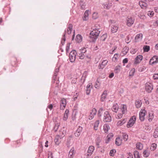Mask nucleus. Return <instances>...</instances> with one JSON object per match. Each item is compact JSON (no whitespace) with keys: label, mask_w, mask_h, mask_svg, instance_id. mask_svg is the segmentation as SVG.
I'll list each match as a JSON object with an SVG mask.
<instances>
[{"label":"nucleus","mask_w":158,"mask_h":158,"mask_svg":"<svg viewBox=\"0 0 158 158\" xmlns=\"http://www.w3.org/2000/svg\"><path fill=\"white\" fill-rule=\"evenodd\" d=\"M93 30L90 33V38L92 39V41H94L98 38L100 31L98 30Z\"/></svg>","instance_id":"obj_1"},{"label":"nucleus","mask_w":158,"mask_h":158,"mask_svg":"<svg viewBox=\"0 0 158 158\" xmlns=\"http://www.w3.org/2000/svg\"><path fill=\"white\" fill-rule=\"evenodd\" d=\"M111 118L108 111H106L104 114L103 121L106 122H110L111 121Z\"/></svg>","instance_id":"obj_2"},{"label":"nucleus","mask_w":158,"mask_h":158,"mask_svg":"<svg viewBox=\"0 0 158 158\" xmlns=\"http://www.w3.org/2000/svg\"><path fill=\"white\" fill-rule=\"evenodd\" d=\"M77 54L76 51L73 50L71 51L69 55V60L71 62H73L75 61Z\"/></svg>","instance_id":"obj_3"},{"label":"nucleus","mask_w":158,"mask_h":158,"mask_svg":"<svg viewBox=\"0 0 158 158\" xmlns=\"http://www.w3.org/2000/svg\"><path fill=\"white\" fill-rule=\"evenodd\" d=\"M136 117L135 116H134L131 118L129 122H128L127 125V128H129L132 127L135 123V121Z\"/></svg>","instance_id":"obj_4"},{"label":"nucleus","mask_w":158,"mask_h":158,"mask_svg":"<svg viewBox=\"0 0 158 158\" xmlns=\"http://www.w3.org/2000/svg\"><path fill=\"white\" fill-rule=\"evenodd\" d=\"M153 85L152 84L149 82L145 84V89L147 92L150 93L151 92L153 89Z\"/></svg>","instance_id":"obj_5"},{"label":"nucleus","mask_w":158,"mask_h":158,"mask_svg":"<svg viewBox=\"0 0 158 158\" xmlns=\"http://www.w3.org/2000/svg\"><path fill=\"white\" fill-rule=\"evenodd\" d=\"M135 19L131 17H128L126 20L127 25L128 27H130L132 25L134 22Z\"/></svg>","instance_id":"obj_6"},{"label":"nucleus","mask_w":158,"mask_h":158,"mask_svg":"<svg viewBox=\"0 0 158 158\" xmlns=\"http://www.w3.org/2000/svg\"><path fill=\"white\" fill-rule=\"evenodd\" d=\"M158 62V57L157 56H154L150 59L149 61L150 64L153 65L156 64Z\"/></svg>","instance_id":"obj_7"},{"label":"nucleus","mask_w":158,"mask_h":158,"mask_svg":"<svg viewBox=\"0 0 158 158\" xmlns=\"http://www.w3.org/2000/svg\"><path fill=\"white\" fill-rule=\"evenodd\" d=\"M146 111L144 110H142L139 113V119L141 121H143L145 119Z\"/></svg>","instance_id":"obj_8"},{"label":"nucleus","mask_w":158,"mask_h":158,"mask_svg":"<svg viewBox=\"0 0 158 158\" xmlns=\"http://www.w3.org/2000/svg\"><path fill=\"white\" fill-rule=\"evenodd\" d=\"M108 62V61L106 60H103L102 63L99 64L98 65V69H103L106 65Z\"/></svg>","instance_id":"obj_9"},{"label":"nucleus","mask_w":158,"mask_h":158,"mask_svg":"<svg viewBox=\"0 0 158 158\" xmlns=\"http://www.w3.org/2000/svg\"><path fill=\"white\" fill-rule=\"evenodd\" d=\"M118 28V25L117 24L114 23L112 25L111 27V31L113 33L116 32Z\"/></svg>","instance_id":"obj_10"},{"label":"nucleus","mask_w":158,"mask_h":158,"mask_svg":"<svg viewBox=\"0 0 158 158\" xmlns=\"http://www.w3.org/2000/svg\"><path fill=\"white\" fill-rule=\"evenodd\" d=\"M66 104V100L64 98L61 99L60 102V109L63 110L65 108Z\"/></svg>","instance_id":"obj_11"},{"label":"nucleus","mask_w":158,"mask_h":158,"mask_svg":"<svg viewBox=\"0 0 158 158\" xmlns=\"http://www.w3.org/2000/svg\"><path fill=\"white\" fill-rule=\"evenodd\" d=\"M143 56L139 55L136 57L135 59L134 63L137 64L139 63L143 59Z\"/></svg>","instance_id":"obj_12"},{"label":"nucleus","mask_w":158,"mask_h":158,"mask_svg":"<svg viewBox=\"0 0 158 158\" xmlns=\"http://www.w3.org/2000/svg\"><path fill=\"white\" fill-rule=\"evenodd\" d=\"M75 154V149L73 147L69 152L68 158H73Z\"/></svg>","instance_id":"obj_13"},{"label":"nucleus","mask_w":158,"mask_h":158,"mask_svg":"<svg viewBox=\"0 0 158 158\" xmlns=\"http://www.w3.org/2000/svg\"><path fill=\"white\" fill-rule=\"evenodd\" d=\"M94 147L93 146H90L87 150V156H91L94 150Z\"/></svg>","instance_id":"obj_14"},{"label":"nucleus","mask_w":158,"mask_h":158,"mask_svg":"<svg viewBox=\"0 0 158 158\" xmlns=\"http://www.w3.org/2000/svg\"><path fill=\"white\" fill-rule=\"evenodd\" d=\"M112 6V3L109 2H106L103 3V6L105 9H109Z\"/></svg>","instance_id":"obj_15"},{"label":"nucleus","mask_w":158,"mask_h":158,"mask_svg":"<svg viewBox=\"0 0 158 158\" xmlns=\"http://www.w3.org/2000/svg\"><path fill=\"white\" fill-rule=\"evenodd\" d=\"M66 134V131L64 129H61L59 133L57 135V136L59 137L60 139H61L65 136Z\"/></svg>","instance_id":"obj_16"},{"label":"nucleus","mask_w":158,"mask_h":158,"mask_svg":"<svg viewBox=\"0 0 158 158\" xmlns=\"http://www.w3.org/2000/svg\"><path fill=\"white\" fill-rule=\"evenodd\" d=\"M92 88V84L89 83L87 86L86 89V94L88 95L89 94L91 89Z\"/></svg>","instance_id":"obj_17"},{"label":"nucleus","mask_w":158,"mask_h":158,"mask_svg":"<svg viewBox=\"0 0 158 158\" xmlns=\"http://www.w3.org/2000/svg\"><path fill=\"white\" fill-rule=\"evenodd\" d=\"M82 130V128L80 126L78 127L74 134L76 136L78 137L80 135Z\"/></svg>","instance_id":"obj_18"},{"label":"nucleus","mask_w":158,"mask_h":158,"mask_svg":"<svg viewBox=\"0 0 158 158\" xmlns=\"http://www.w3.org/2000/svg\"><path fill=\"white\" fill-rule=\"evenodd\" d=\"M143 38V35L141 33H139L137 34L135 38V42H138L141 41Z\"/></svg>","instance_id":"obj_19"},{"label":"nucleus","mask_w":158,"mask_h":158,"mask_svg":"<svg viewBox=\"0 0 158 158\" xmlns=\"http://www.w3.org/2000/svg\"><path fill=\"white\" fill-rule=\"evenodd\" d=\"M119 109V106L117 103L114 104L112 107V110L115 113L117 112Z\"/></svg>","instance_id":"obj_20"},{"label":"nucleus","mask_w":158,"mask_h":158,"mask_svg":"<svg viewBox=\"0 0 158 158\" xmlns=\"http://www.w3.org/2000/svg\"><path fill=\"white\" fill-rule=\"evenodd\" d=\"M113 135L112 133H110L107 136L105 140V143H107L113 137Z\"/></svg>","instance_id":"obj_21"},{"label":"nucleus","mask_w":158,"mask_h":158,"mask_svg":"<svg viewBox=\"0 0 158 158\" xmlns=\"http://www.w3.org/2000/svg\"><path fill=\"white\" fill-rule=\"evenodd\" d=\"M139 5L142 8H146L147 6V4L145 2L142 1H140L139 2Z\"/></svg>","instance_id":"obj_22"},{"label":"nucleus","mask_w":158,"mask_h":158,"mask_svg":"<svg viewBox=\"0 0 158 158\" xmlns=\"http://www.w3.org/2000/svg\"><path fill=\"white\" fill-rule=\"evenodd\" d=\"M115 142L117 145L120 146L122 144V140L120 137H118L116 139Z\"/></svg>","instance_id":"obj_23"},{"label":"nucleus","mask_w":158,"mask_h":158,"mask_svg":"<svg viewBox=\"0 0 158 158\" xmlns=\"http://www.w3.org/2000/svg\"><path fill=\"white\" fill-rule=\"evenodd\" d=\"M89 12V10L85 11L84 15V17L83 18V20L86 21L88 19Z\"/></svg>","instance_id":"obj_24"},{"label":"nucleus","mask_w":158,"mask_h":158,"mask_svg":"<svg viewBox=\"0 0 158 158\" xmlns=\"http://www.w3.org/2000/svg\"><path fill=\"white\" fill-rule=\"evenodd\" d=\"M87 76V73L86 72H85L82 74V76L80 79L82 83H83L85 79L86 78Z\"/></svg>","instance_id":"obj_25"},{"label":"nucleus","mask_w":158,"mask_h":158,"mask_svg":"<svg viewBox=\"0 0 158 158\" xmlns=\"http://www.w3.org/2000/svg\"><path fill=\"white\" fill-rule=\"evenodd\" d=\"M69 113V110L68 109L66 110L65 111V113L64 114V116L63 118V119L64 120L66 121L67 119Z\"/></svg>","instance_id":"obj_26"},{"label":"nucleus","mask_w":158,"mask_h":158,"mask_svg":"<svg viewBox=\"0 0 158 158\" xmlns=\"http://www.w3.org/2000/svg\"><path fill=\"white\" fill-rule=\"evenodd\" d=\"M99 124V121L98 120H96L94 123V130H98Z\"/></svg>","instance_id":"obj_27"},{"label":"nucleus","mask_w":158,"mask_h":158,"mask_svg":"<svg viewBox=\"0 0 158 158\" xmlns=\"http://www.w3.org/2000/svg\"><path fill=\"white\" fill-rule=\"evenodd\" d=\"M142 103L141 100H136L135 102L136 107L138 108H139L141 107Z\"/></svg>","instance_id":"obj_28"},{"label":"nucleus","mask_w":158,"mask_h":158,"mask_svg":"<svg viewBox=\"0 0 158 158\" xmlns=\"http://www.w3.org/2000/svg\"><path fill=\"white\" fill-rule=\"evenodd\" d=\"M127 121L126 119H124L122 121L119 120L117 123V125L118 126H120L125 123Z\"/></svg>","instance_id":"obj_29"},{"label":"nucleus","mask_w":158,"mask_h":158,"mask_svg":"<svg viewBox=\"0 0 158 158\" xmlns=\"http://www.w3.org/2000/svg\"><path fill=\"white\" fill-rule=\"evenodd\" d=\"M73 25L72 24L70 23L69 25V26L67 29V33L68 34H70L72 31Z\"/></svg>","instance_id":"obj_30"},{"label":"nucleus","mask_w":158,"mask_h":158,"mask_svg":"<svg viewBox=\"0 0 158 158\" xmlns=\"http://www.w3.org/2000/svg\"><path fill=\"white\" fill-rule=\"evenodd\" d=\"M107 96V91H104L103 93H102V96L101 98V101H103L105 100L106 98V96Z\"/></svg>","instance_id":"obj_31"},{"label":"nucleus","mask_w":158,"mask_h":158,"mask_svg":"<svg viewBox=\"0 0 158 158\" xmlns=\"http://www.w3.org/2000/svg\"><path fill=\"white\" fill-rule=\"evenodd\" d=\"M82 40V37L80 35H77L76 38V40L78 43H80Z\"/></svg>","instance_id":"obj_32"},{"label":"nucleus","mask_w":158,"mask_h":158,"mask_svg":"<svg viewBox=\"0 0 158 158\" xmlns=\"http://www.w3.org/2000/svg\"><path fill=\"white\" fill-rule=\"evenodd\" d=\"M136 148L139 150H142L143 148V145L140 143H138L136 144Z\"/></svg>","instance_id":"obj_33"},{"label":"nucleus","mask_w":158,"mask_h":158,"mask_svg":"<svg viewBox=\"0 0 158 158\" xmlns=\"http://www.w3.org/2000/svg\"><path fill=\"white\" fill-rule=\"evenodd\" d=\"M153 136L155 138L158 137V128H156L155 129Z\"/></svg>","instance_id":"obj_34"},{"label":"nucleus","mask_w":158,"mask_h":158,"mask_svg":"<svg viewBox=\"0 0 158 158\" xmlns=\"http://www.w3.org/2000/svg\"><path fill=\"white\" fill-rule=\"evenodd\" d=\"M110 129L109 126L106 124H105L103 126V130L105 132H107Z\"/></svg>","instance_id":"obj_35"},{"label":"nucleus","mask_w":158,"mask_h":158,"mask_svg":"<svg viewBox=\"0 0 158 158\" xmlns=\"http://www.w3.org/2000/svg\"><path fill=\"white\" fill-rule=\"evenodd\" d=\"M80 5L81 9L84 10L85 9V2L81 1L80 2Z\"/></svg>","instance_id":"obj_36"},{"label":"nucleus","mask_w":158,"mask_h":158,"mask_svg":"<svg viewBox=\"0 0 158 158\" xmlns=\"http://www.w3.org/2000/svg\"><path fill=\"white\" fill-rule=\"evenodd\" d=\"M157 144L155 143H152L150 147V149L151 150L154 151L156 148Z\"/></svg>","instance_id":"obj_37"},{"label":"nucleus","mask_w":158,"mask_h":158,"mask_svg":"<svg viewBox=\"0 0 158 158\" xmlns=\"http://www.w3.org/2000/svg\"><path fill=\"white\" fill-rule=\"evenodd\" d=\"M122 111L123 114H125L127 112V106L126 105H123L122 107Z\"/></svg>","instance_id":"obj_38"},{"label":"nucleus","mask_w":158,"mask_h":158,"mask_svg":"<svg viewBox=\"0 0 158 158\" xmlns=\"http://www.w3.org/2000/svg\"><path fill=\"white\" fill-rule=\"evenodd\" d=\"M154 118V114L153 113H149L148 115V120L150 122L152 121Z\"/></svg>","instance_id":"obj_39"},{"label":"nucleus","mask_w":158,"mask_h":158,"mask_svg":"<svg viewBox=\"0 0 158 158\" xmlns=\"http://www.w3.org/2000/svg\"><path fill=\"white\" fill-rule=\"evenodd\" d=\"M73 143V141L71 139H69L67 141V145L68 147H70L72 146Z\"/></svg>","instance_id":"obj_40"},{"label":"nucleus","mask_w":158,"mask_h":158,"mask_svg":"<svg viewBox=\"0 0 158 158\" xmlns=\"http://www.w3.org/2000/svg\"><path fill=\"white\" fill-rule=\"evenodd\" d=\"M135 158H140L139 152L137 151H135L134 152Z\"/></svg>","instance_id":"obj_41"},{"label":"nucleus","mask_w":158,"mask_h":158,"mask_svg":"<svg viewBox=\"0 0 158 158\" xmlns=\"http://www.w3.org/2000/svg\"><path fill=\"white\" fill-rule=\"evenodd\" d=\"M143 51L144 52H148L150 50V47L148 45H145L143 47Z\"/></svg>","instance_id":"obj_42"},{"label":"nucleus","mask_w":158,"mask_h":158,"mask_svg":"<svg viewBox=\"0 0 158 158\" xmlns=\"http://www.w3.org/2000/svg\"><path fill=\"white\" fill-rule=\"evenodd\" d=\"M123 139L124 141H126L128 139V135L125 133H123Z\"/></svg>","instance_id":"obj_43"},{"label":"nucleus","mask_w":158,"mask_h":158,"mask_svg":"<svg viewBox=\"0 0 158 158\" xmlns=\"http://www.w3.org/2000/svg\"><path fill=\"white\" fill-rule=\"evenodd\" d=\"M143 156L145 157H148L149 155V152L146 150H145L143 152Z\"/></svg>","instance_id":"obj_44"},{"label":"nucleus","mask_w":158,"mask_h":158,"mask_svg":"<svg viewBox=\"0 0 158 158\" xmlns=\"http://www.w3.org/2000/svg\"><path fill=\"white\" fill-rule=\"evenodd\" d=\"M60 138L59 137H58V136H56V138L55 139L54 141L56 144L58 145L60 143V141H59V139Z\"/></svg>","instance_id":"obj_45"},{"label":"nucleus","mask_w":158,"mask_h":158,"mask_svg":"<svg viewBox=\"0 0 158 158\" xmlns=\"http://www.w3.org/2000/svg\"><path fill=\"white\" fill-rule=\"evenodd\" d=\"M116 152V151L115 149H112L110 150L109 154L111 156H113Z\"/></svg>","instance_id":"obj_46"},{"label":"nucleus","mask_w":158,"mask_h":158,"mask_svg":"<svg viewBox=\"0 0 158 158\" xmlns=\"http://www.w3.org/2000/svg\"><path fill=\"white\" fill-rule=\"evenodd\" d=\"M120 66L118 65L115 67L114 70L115 72L117 73L118 72H119L120 71Z\"/></svg>","instance_id":"obj_47"},{"label":"nucleus","mask_w":158,"mask_h":158,"mask_svg":"<svg viewBox=\"0 0 158 158\" xmlns=\"http://www.w3.org/2000/svg\"><path fill=\"white\" fill-rule=\"evenodd\" d=\"M138 16L141 19H145L146 18V17L144 15L140 13L138 15Z\"/></svg>","instance_id":"obj_48"},{"label":"nucleus","mask_w":158,"mask_h":158,"mask_svg":"<svg viewBox=\"0 0 158 158\" xmlns=\"http://www.w3.org/2000/svg\"><path fill=\"white\" fill-rule=\"evenodd\" d=\"M135 69L134 68L132 69L130 71L129 73V75L130 76H132L134 75L135 73Z\"/></svg>","instance_id":"obj_49"},{"label":"nucleus","mask_w":158,"mask_h":158,"mask_svg":"<svg viewBox=\"0 0 158 158\" xmlns=\"http://www.w3.org/2000/svg\"><path fill=\"white\" fill-rule=\"evenodd\" d=\"M118 54L117 53H116L114 55V56L112 58V59L113 61L114 62L116 61L118 56Z\"/></svg>","instance_id":"obj_50"},{"label":"nucleus","mask_w":158,"mask_h":158,"mask_svg":"<svg viewBox=\"0 0 158 158\" xmlns=\"http://www.w3.org/2000/svg\"><path fill=\"white\" fill-rule=\"evenodd\" d=\"M100 26L99 25L97 24L95 25L94 27H92V29L95 30H98L99 29Z\"/></svg>","instance_id":"obj_51"},{"label":"nucleus","mask_w":158,"mask_h":158,"mask_svg":"<svg viewBox=\"0 0 158 158\" xmlns=\"http://www.w3.org/2000/svg\"><path fill=\"white\" fill-rule=\"evenodd\" d=\"M103 110V109L102 108H101L98 111V115L99 117H101L102 116V112Z\"/></svg>","instance_id":"obj_52"},{"label":"nucleus","mask_w":158,"mask_h":158,"mask_svg":"<svg viewBox=\"0 0 158 158\" xmlns=\"http://www.w3.org/2000/svg\"><path fill=\"white\" fill-rule=\"evenodd\" d=\"M86 51V50L85 48H83L79 50V52L81 54H84V53H85Z\"/></svg>","instance_id":"obj_53"},{"label":"nucleus","mask_w":158,"mask_h":158,"mask_svg":"<svg viewBox=\"0 0 158 158\" xmlns=\"http://www.w3.org/2000/svg\"><path fill=\"white\" fill-rule=\"evenodd\" d=\"M99 86L100 84L99 81L98 80H97L95 82V87L96 88H98L99 87Z\"/></svg>","instance_id":"obj_54"},{"label":"nucleus","mask_w":158,"mask_h":158,"mask_svg":"<svg viewBox=\"0 0 158 158\" xmlns=\"http://www.w3.org/2000/svg\"><path fill=\"white\" fill-rule=\"evenodd\" d=\"M123 117V114L121 113H119L118 114L115 115V117L116 118L119 119L121 118H122Z\"/></svg>","instance_id":"obj_55"},{"label":"nucleus","mask_w":158,"mask_h":158,"mask_svg":"<svg viewBox=\"0 0 158 158\" xmlns=\"http://www.w3.org/2000/svg\"><path fill=\"white\" fill-rule=\"evenodd\" d=\"M123 53L125 55L128 52V48L127 47H126L124 48L123 49Z\"/></svg>","instance_id":"obj_56"},{"label":"nucleus","mask_w":158,"mask_h":158,"mask_svg":"<svg viewBox=\"0 0 158 158\" xmlns=\"http://www.w3.org/2000/svg\"><path fill=\"white\" fill-rule=\"evenodd\" d=\"M97 113V110L95 109H93L91 112L90 113L92 114H93V115H96Z\"/></svg>","instance_id":"obj_57"},{"label":"nucleus","mask_w":158,"mask_h":158,"mask_svg":"<svg viewBox=\"0 0 158 158\" xmlns=\"http://www.w3.org/2000/svg\"><path fill=\"white\" fill-rule=\"evenodd\" d=\"M70 45V44L69 43L67 44V45L66 46V52H69V47Z\"/></svg>","instance_id":"obj_58"},{"label":"nucleus","mask_w":158,"mask_h":158,"mask_svg":"<svg viewBox=\"0 0 158 158\" xmlns=\"http://www.w3.org/2000/svg\"><path fill=\"white\" fill-rule=\"evenodd\" d=\"M98 17V14L96 13H94L93 14L92 17L93 19H96Z\"/></svg>","instance_id":"obj_59"},{"label":"nucleus","mask_w":158,"mask_h":158,"mask_svg":"<svg viewBox=\"0 0 158 158\" xmlns=\"http://www.w3.org/2000/svg\"><path fill=\"white\" fill-rule=\"evenodd\" d=\"M85 55L84 54L80 53L79 54V58L81 59H83L84 58Z\"/></svg>","instance_id":"obj_60"},{"label":"nucleus","mask_w":158,"mask_h":158,"mask_svg":"<svg viewBox=\"0 0 158 158\" xmlns=\"http://www.w3.org/2000/svg\"><path fill=\"white\" fill-rule=\"evenodd\" d=\"M127 158H133V156L132 154L130 152L128 153L127 154Z\"/></svg>","instance_id":"obj_61"},{"label":"nucleus","mask_w":158,"mask_h":158,"mask_svg":"<svg viewBox=\"0 0 158 158\" xmlns=\"http://www.w3.org/2000/svg\"><path fill=\"white\" fill-rule=\"evenodd\" d=\"M137 49H132L131 50V53L132 54H134L137 51Z\"/></svg>","instance_id":"obj_62"},{"label":"nucleus","mask_w":158,"mask_h":158,"mask_svg":"<svg viewBox=\"0 0 158 158\" xmlns=\"http://www.w3.org/2000/svg\"><path fill=\"white\" fill-rule=\"evenodd\" d=\"M153 78L155 80L158 79V73L154 74L153 76Z\"/></svg>","instance_id":"obj_63"},{"label":"nucleus","mask_w":158,"mask_h":158,"mask_svg":"<svg viewBox=\"0 0 158 158\" xmlns=\"http://www.w3.org/2000/svg\"><path fill=\"white\" fill-rule=\"evenodd\" d=\"M94 115H93V114H92L91 113H90V114L89 117V119L90 120H91L94 117Z\"/></svg>","instance_id":"obj_64"}]
</instances>
